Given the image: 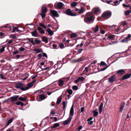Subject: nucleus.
Listing matches in <instances>:
<instances>
[{
    "instance_id": "52",
    "label": "nucleus",
    "mask_w": 131,
    "mask_h": 131,
    "mask_svg": "<svg viewBox=\"0 0 131 131\" xmlns=\"http://www.w3.org/2000/svg\"><path fill=\"white\" fill-rule=\"evenodd\" d=\"M108 38L110 39H112L113 38V35H111L108 36Z\"/></svg>"
},
{
    "instance_id": "7",
    "label": "nucleus",
    "mask_w": 131,
    "mask_h": 131,
    "mask_svg": "<svg viewBox=\"0 0 131 131\" xmlns=\"http://www.w3.org/2000/svg\"><path fill=\"white\" fill-rule=\"evenodd\" d=\"M93 13L96 15L100 14L101 13V10L98 7H96L94 8L93 9Z\"/></svg>"
},
{
    "instance_id": "24",
    "label": "nucleus",
    "mask_w": 131,
    "mask_h": 131,
    "mask_svg": "<svg viewBox=\"0 0 131 131\" xmlns=\"http://www.w3.org/2000/svg\"><path fill=\"white\" fill-rule=\"evenodd\" d=\"M23 85L21 83H17L15 86V87L16 88H20L22 86H23Z\"/></svg>"
},
{
    "instance_id": "48",
    "label": "nucleus",
    "mask_w": 131,
    "mask_h": 131,
    "mask_svg": "<svg viewBox=\"0 0 131 131\" xmlns=\"http://www.w3.org/2000/svg\"><path fill=\"white\" fill-rule=\"evenodd\" d=\"M39 25L40 26L44 29H46V28H47V27L45 26L41 23H39Z\"/></svg>"
},
{
    "instance_id": "46",
    "label": "nucleus",
    "mask_w": 131,
    "mask_h": 131,
    "mask_svg": "<svg viewBox=\"0 0 131 131\" xmlns=\"http://www.w3.org/2000/svg\"><path fill=\"white\" fill-rule=\"evenodd\" d=\"M5 48V47H1L0 49V52L1 53H2L5 50L4 48Z\"/></svg>"
},
{
    "instance_id": "8",
    "label": "nucleus",
    "mask_w": 131,
    "mask_h": 131,
    "mask_svg": "<svg viewBox=\"0 0 131 131\" xmlns=\"http://www.w3.org/2000/svg\"><path fill=\"white\" fill-rule=\"evenodd\" d=\"M50 13L53 16L56 17H58L59 16L57 11L55 10H51Z\"/></svg>"
},
{
    "instance_id": "61",
    "label": "nucleus",
    "mask_w": 131,
    "mask_h": 131,
    "mask_svg": "<svg viewBox=\"0 0 131 131\" xmlns=\"http://www.w3.org/2000/svg\"><path fill=\"white\" fill-rule=\"evenodd\" d=\"M13 42V40L12 39L9 40L8 41L7 44H10L11 43Z\"/></svg>"
},
{
    "instance_id": "14",
    "label": "nucleus",
    "mask_w": 131,
    "mask_h": 131,
    "mask_svg": "<svg viewBox=\"0 0 131 131\" xmlns=\"http://www.w3.org/2000/svg\"><path fill=\"white\" fill-rule=\"evenodd\" d=\"M31 34L32 36L34 37H37L39 36L38 33L36 30L31 32Z\"/></svg>"
},
{
    "instance_id": "1",
    "label": "nucleus",
    "mask_w": 131,
    "mask_h": 131,
    "mask_svg": "<svg viewBox=\"0 0 131 131\" xmlns=\"http://www.w3.org/2000/svg\"><path fill=\"white\" fill-rule=\"evenodd\" d=\"M94 15L91 13H87L84 18V21L86 23L90 24L93 23L95 20Z\"/></svg>"
},
{
    "instance_id": "33",
    "label": "nucleus",
    "mask_w": 131,
    "mask_h": 131,
    "mask_svg": "<svg viewBox=\"0 0 131 131\" xmlns=\"http://www.w3.org/2000/svg\"><path fill=\"white\" fill-rule=\"evenodd\" d=\"M60 125V124L58 123H55L52 126V127L53 128H55L59 126Z\"/></svg>"
},
{
    "instance_id": "10",
    "label": "nucleus",
    "mask_w": 131,
    "mask_h": 131,
    "mask_svg": "<svg viewBox=\"0 0 131 131\" xmlns=\"http://www.w3.org/2000/svg\"><path fill=\"white\" fill-rule=\"evenodd\" d=\"M66 13L67 15L72 16H75L76 15L75 14H73L71 10L70 9H67L66 11Z\"/></svg>"
},
{
    "instance_id": "21",
    "label": "nucleus",
    "mask_w": 131,
    "mask_h": 131,
    "mask_svg": "<svg viewBox=\"0 0 131 131\" xmlns=\"http://www.w3.org/2000/svg\"><path fill=\"white\" fill-rule=\"evenodd\" d=\"M125 102H123L121 104L119 109V111L121 112H122V111L123 109V108L125 105Z\"/></svg>"
},
{
    "instance_id": "55",
    "label": "nucleus",
    "mask_w": 131,
    "mask_h": 131,
    "mask_svg": "<svg viewBox=\"0 0 131 131\" xmlns=\"http://www.w3.org/2000/svg\"><path fill=\"white\" fill-rule=\"evenodd\" d=\"M60 48H64V45L63 44H60Z\"/></svg>"
},
{
    "instance_id": "22",
    "label": "nucleus",
    "mask_w": 131,
    "mask_h": 131,
    "mask_svg": "<svg viewBox=\"0 0 131 131\" xmlns=\"http://www.w3.org/2000/svg\"><path fill=\"white\" fill-rule=\"evenodd\" d=\"M103 103H101L100 105H99V112L100 114H101L102 111V107L103 106Z\"/></svg>"
},
{
    "instance_id": "20",
    "label": "nucleus",
    "mask_w": 131,
    "mask_h": 131,
    "mask_svg": "<svg viewBox=\"0 0 131 131\" xmlns=\"http://www.w3.org/2000/svg\"><path fill=\"white\" fill-rule=\"evenodd\" d=\"M37 29L40 33L42 34H45V32L40 27H37Z\"/></svg>"
},
{
    "instance_id": "16",
    "label": "nucleus",
    "mask_w": 131,
    "mask_h": 131,
    "mask_svg": "<svg viewBox=\"0 0 131 131\" xmlns=\"http://www.w3.org/2000/svg\"><path fill=\"white\" fill-rule=\"evenodd\" d=\"M46 30L48 32L49 35L50 36H52L53 35L54 33L50 29L48 28Z\"/></svg>"
},
{
    "instance_id": "43",
    "label": "nucleus",
    "mask_w": 131,
    "mask_h": 131,
    "mask_svg": "<svg viewBox=\"0 0 131 131\" xmlns=\"http://www.w3.org/2000/svg\"><path fill=\"white\" fill-rule=\"evenodd\" d=\"M62 104L63 106V109H64L67 104V103L66 101H63Z\"/></svg>"
},
{
    "instance_id": "12",
    "label": "nucleus",
    "mask_w": 131,
    "mask_h": 131,
    "mask_svg": "<svg viewBox=\"0 0 131 131\" xmlns=\"http://www.w3.org/2000/svg\"><path fill=\"white\" fill-rule=\"evenodd\" d=\"M127 69H121L118 70L116 74H123L124 73H127Z\"/></svg>"
},
{
    "instance_id": "42",
    "label": "nucleus",
    "mask_w": 131,
    "mask_h": 131,
    "mask_svg": "<svg viewBox=\"0 0 131 131\" xmlns=\"http://www.w3.org/2000/svg\"><path fill=\"white\" fill-rule=\"evenodd\" d=\"M20 89L21 90H22V91H25L27 90L28 89L27 88H26V87L24 86V87H22V86L20 88Z\"/></svg>"
},
{
    "instance_id": "2",
    "label": "nucleus",
    "mask_w": 131,
    "mask_h": 131,
    "mask_svg": "<svg viewBox=\"0 0 131 131\" xmlns=\"http://www.w3.org/2000/svg\"><path fill=\"white\" fill-rule=\"evenodd\" d=\"M74 107L73 104L71 108L70 111L69 117L67 120L63 122V125H67L69 122H70L72 118V116H73L74 115Z\"/></svg>"
},
{
    "instance_id": "17",
    "label": "nucleus",
    "mask_w": 131,
    "mask_h": 131,
    "mask_svg": "<svg viewBox=\"0 0 131 131\" xmlns=\"http://www.w3.org/2000/svg\"><path fill=\"white\" fill-rule=\"evenodd\" d=\"M131 74H126L122 78V80H125L130 77Z\"/></svg>"
},
{
    "instance_id": "34",
    "label": "nucleus",
    "mask_w": 131,
    "mask_h": 131,
    "mask_svg": "<svg viewBox=\"0 0 131 131\" xmlns=\"http://www.w3.org/2000/svg\"><path fill=\"white\" fill-rule=\"evenodd\" d=\"M131 13V10H126L125 12V15L127 16Z\"/></svg>"
},
{
    "instance_id": "39",
    "label": "nucleus",
    "mask_w": 131,
    "mask_h": 131,
    "mask_svg": "<svg viewBox=\"0 0 131 131\" xmlns=\"http://www.w3.org/2000/svg\"><path fill=\"white\" fill-rule=\"evenodd\" d=\"M45 13L42 12L40 14V15L41 16L42 19L44 18L45 16Z\"/></svg>"
},
{
    "instance_id": "64",
    "label": "nucleus",
    "mask_w": 131,
    "mask_h": 131,
    "mask_svg": "<svg viewBox=\"0 0 131 131\" xmlns=\"http://www.w3.org/2000/svg\"><path fill=\"white\" fill-rule=\"evenodd\" d=\"M100 32L102 34H104L105 33V31L103 30H101L100 31Z\"/></svg>"
},
{
    "instance_id": "49",
    "label": "nucleus",
    "mask_w": 131,
    "mask_h": 131,
    "mask_svg": "<svg viewBox=\"0 0 131 131\" xmlns=\"http://www.w3.org/2000/svg\"><path fill=\"white\" fill-rule=\"evenodd\" d=\"M113 2V1L112 0L110 1H107V3L108 4H110L112 5H113V4L112 3H111Z\"/></svg>"
},
{
    "instance_id": "4",
    "label": "nucleus",
    "mask_w": 131,
    "mask_h": 131,
    "mask_svg": "<svg viewBox=\"0 0 131 131\" xmlns=\"http://www.w3.org/2000/svg\"><path fill=\"white\" fill-rule=\"evenodd\" d=\"M112 15V13L110 11H107L104 12L102 14L101 18L107 19L110 18Z\"/></svg>"
},
{
    "instance_id": "31",
    "label": "nucleus",
    "mask_w": 131,
    "mask_h": 131,
    "mask_svg": "<svg viewBox=\"0 0 131 131\" xmlns=\"http://www.w3.org/2000/svg\"><path fill=\"white\" fill-rule=\"evenodd\" d=\"M113 2L114 4H113V5H112L114 6L117 5L119 4V2L118 0H116L114 2L113 1Z\"/></svg>"
},
{
    "instance_id": "32",
    "label": "nucleus",
    "mask_w": 131,
    "mask_h": 131,
    "mask_svg": "<svg viewBox=\"0 0 131 131\" xmlns=\"http://www.w3.org/2000/svg\"><path fill=\"white\" fill-rule=\"evenodd\" d=\"M99 30V27L98 25H96L95 27L94 28V31L95 32H96L98 31Z\"/></svg>"
},
{
    "instance_id": "60",
    "label": "nucleus",
    "mask_w": 131,
    "mask_h": 131,
    "mask_svg": "<svg viewBox=\"0 0 131 131\" xmlns=\"http://www.w3.org/2000/svg\"><path fill=\"white\" fill-rule=\"evenodd\" d=\"M73 61L74 62H79L80 61V60H79V59H74L73 60Z\"/></svg>"
},
{
    "instance_id": "15",
    "label": "nucleus",
    "mask_w": 131,
    "mask_h": 131,
    "mask_svg": "<svg viewBox=\"0 0 131 131\" xmlns=\"http://www.w3.org/2000/svg\"><path fill=\"white\" fill-rule=\"evenodd\" d=\"M73 10H75L76 11H78L79 13L80 14L84 12V8L83 7H82L80 9H79L77 8H75V9H74Z\"/></svg>"
},
{
    "instance_id": "23",
    "label": "nucleus",
    "mask_w": 131,
    "mask_h": 131,
    "mask_svg": "<svg viewBox=\"0 0 131 131\" xmlns=\"http://www.w3.org/2000/svg\"><path fill=\"white\" fill-rule=\"evenodd\" d=\"M93 118V117H91L88 118L87 121L88 122V123L90 125H92L93 123V121H92Z\"/></svg>"
},
{
    "instance_id": "40",
    "label": "nucleus",
    "mask_w": 131,
    "mask_h": 131,
    "mask_svg": "<svg viewBox=\"0 0 131 131\" xmlns=\"http://www.w3.org/2000/svg\"><path fill=\"white\" fill-rule=\"evenodd\" d=\"M77 4V3L75 2H73L71 4V6L72 7H75Z\"/></svg>"
},
{
    "instance_id": "54",
    "label": "nucleus",
    "mask_w": 131,
    "mask_h": 131,
    "mask_svg": "<svg viewBox=\"0 0 131 131\" xmlns=\"http://www.w3.org/2000/svg\"><path fill=\"white\" fill-rule=\"evenodd\" d=\"M6 28H11V26L9 25H7L4 26Z\"/></svg>"
},
{
    "instance_id": "37",
    "label": "nucleus",
    "mask_w": 131,
    "mask_h": 131,
    "mask_svg": "<svg viewBox=\"0 0 131 131\" xmlns=\"http://www.w3.org/2000/svg\"><path fill=\"white\" fill-rule=\"evenodd\" d=\"M93 115L94 116H96L98 115V112L95 111H93Z\"/></svg>"
},
{
    "instance_id": "35",
    "label": "nucleus",
    "mask_w": 131,
    "mask_h": 131,
    "mask_svg": "<svg viewBox=\"0 0 131 131\" xmlns=\"http://www.w3.org/2000/svg\"><path fill=\"white\" fill-rule=\"evenodd\" d=\"M13 119L12 118H11L8 121L6 124V125L7 126H8L9 124H10L13 121Z\"/></svg>"
},
{
    "instance_id": "25",
    "label": "nucleus",
    "mask_w": 131,
    "mask_h": 131,
    "mask_svg": "<svg viewBox=\"0 0 131 131\" xmlns=\"http://www.w3.org/2000/svg\"><path fill=\"white\" fill-rule=\"evenodd\" d=\"M42 41L47 43L48 42V39L46 37H43L42 38Z\"/></svg>"
},
{
    "instance_id": "26",
    "label": "nucleus",
    "mask_w": 131,
    "mask_h": 131,
    "mask_svg": "<svg viewBox=\"0 0 131 131\" xmlns=\"http://www.w3.org/2000/svg\"><path fill=\"white\" fill-rule=\"evenodd\" d=\"M33 51L36 53H39L42 51V50L40 49H35L33 50Z\"/></svg>"
},
{
    "instance_id": "13",
    "label": "nucleus",
    "mask_w": 131,
    "mask_h": 131,
    "mask_svg": "<svg viewBox=\"0 0 131 131\" xmlns=\"http://www.w3.org/2000/svg\"><path fill=\"white\" fill-rule=\"evenodd\" d=\"M85 79L83 77H79L78 79L75 80L76 83H77L79 82H83L84 81Z\"/></svg>"
},
{
    "instance_id": "62",
    "label": "nucleus",
    "mask_w": 131,
    "mask_h": 131,
    "mask_svg": "<svg viewBox=\"0 0 131 131\" xmlns=\"http://www.w3.org/2000/svg\"><path fill=\"white\" fill-rule=\"evenodd\" d=\"M42 55L41 54H39L38 55V59H40L42 57Z\"/></svg>"
},
{
    "instance_id": "9",
    "label": "nucleus",
    "mask_w": 131,
    "mask_h": 131,
    "mask_svg": "<svg viewBox=\"0 0 131 131\" xmlns=\"http://www.w3.org/2000/svg\"><path fill=\"white\" fill-rule=\"evenodd\" d=\"M116 77L115 75L111 76L108 79V82L110 83H112L116 80Z\"/></svg>"
},
{
    "instance_id": "47",
    "label": "nucleus",
    "mask_w": 131,
    "mask_h": 131,
    "mask_svg": "<svg viewBox=\"0 0 131 131\" xmlns=\"http://www.w3.org/2000/svg\"><path fill=\"white\" fill-rule=\"evenodd\" d=\"M68 93L69 95H71L73 93L72 90L71 89L69 90H68Z\"/></svg>"
},
{
    "instance_id": "58",
    "label": "nucleus",
    "mask_w": 131,
    "mask_h": 131,
    "mask_svg": "<svg viewBox=\"0 0 131 131\" xmlns=\"http://www.w3.org/2000/svg\"><path fill=\"white\" fill-rule=\"evenodd\" d=\"M10 37L13 39H16V37L15 35H13L10 36Z\"/></svg>"
},
{
    "instance_id": "45",
    "label": "nucleus",
    "mask_w": 131,
    "mask_h": 131,
    "mask_svg": "<svg viewBox=\"0 0 131 131\" xmlns=\"http://www.w3.org/2000/svg\"><path fill=\"white\" fill-rule=\"evenodd\" d=\"M19 100H21L22 101H24L26 100V99L24 98H23L21 97H19Z\"/></svg>"
},
{
    "instance_id": "5",
    "label": "nucleus",
    "mask_w": 131,
    "mask_h": 131,
    "mask_svg": "<svg viewBox=\"0 0 131 131\" xmlns=\"http://www.w3.org/2000/svg\"><path fill=\"white\" fill-rule=\"evenodd\" d=\"M64 4L61 2L56 3L54 4V6L57 9H62Z\"/></svg>"
},
{
    "instance_id": "50",
    "label": "nucleus",
    "mask_w": 131,
    "mask_h": 131,
    "mask_svg": "<svg viewBox=\"0 0 131 131\" xmlns=\"http://www.w3.org/2000/svg\"><path fill=\"white\" fill-rule=\"evenodd\" d=\"M19 50L20 51H24L25 50V48L23 47H21L19 48Z\"/></svg>"
},
{
    "instance_id": "53",
    "label": "nucleus",
    "mask_w": 131,
    "mask_h": 131,
    "mask_svg": "<svg viewBox=\"0 0 131 131\" xmlns=\"http://www.w3.org/2000/svg\"><path fill=\"white\" fill-rule=\"evenodd\" d=\"M100 65L106 66V63L103 61H101L100 63Z\"/></svg>"
},
{
    "instance_id": "63",
    "label": "nucleus",
    "mask_w": 131,
    "mask_h": 131,
    "mask_svg": "<svg viewBox=\"0 0 131 131\" xmlns=\"http://www.w3.org/2000/svg\"><path fill=\"white\" fill-rule=\"evenodd\" d=\"M0 77L2 79H5L6 78L3 76V74H0Z\"/></svg>"
},
{
    "instance_id": "36",
    "label": "nucleus",
    "mask_w": 131,
    "mask_h": 131,
    "mask_svg": "<svg viewBox=\"0 0 131 131\" xmlns=\"http://www.w3.org/2000/svg\"><path fill=\"white\" fill-rule=\"evenodd\" d=\"M18 28L16 27H13V28L12 31V32H14L16 30L17 31H20V30H18Z\"/></svg>"
},
{
    "instance_id": "30",
    "label": "nucleus",
    "mask_w": 131,
    "mask_h": 131,
    "mask_svg": "<svg viewBox=\"0 0 131 131\" xmlns=\"http://www.w3.org/2000/svg\"><path fill=\"white\" fill-rule=\"evenodd\" d=\"M39 99L42 100H44L46 98V97L44 95H39Z\"/></svg>"
},
{
    "instance_id": "59",
    "label": "nucleus",
    "mask_w": 131,
    "mask_h": 131,
    "mask_svg": "<svg viewBox=\"0 0 131 131\" xmlns=\"http://www.w3.org/2000/svg\"><path fill=\"white\" fill-rule=\"evenodd\" d=\"M58 69H56L55 71H54L51 74H56L58 72V71H57V70Z\"/></svg>"
},
{
    "instance_id": "38",
    "label": "nucleus",
    "mask_w": 131,
    "mask_h": 131,
    "mask_svg": "<svg viewBox=\"0 0 131 131\" xmlns=\"http://www.w3.org/2000/svg\"><path fill=\"white\" fill-rule=\"evenodd\" d=\"M77 34L73 33L72 34H71V38H75L77 37Z\"/></svg>"
},
{
    "instance_id": "11",
    "label": "nucleus",
    "mask_w": 131,
    "mask_h": 131,
    "mask_svg": "<svg viewBox=\"0 0 131 131\" xmlns=\"http://www.w3.org/2000/svg\"><path fill=\"white\" fill-rule=\"evenodd\" d=\"M131 37V35L130 34H129L126 37L125 39H122L120 41V42L123 43H127V42L128 41L130 40L129 39Z\"/></svg>"
},
{
    "instance_id": "19",
    "label": "nucleus",
    "mask_w": 131,
    "mask_h": 131,
    "mask_svg": "<svg viewBox=\"0 0 131 131\" xmlns=\"http://www.w3.org/2000/svg\"><path fill=\"white\" fill-rule=\"evenodd\" d=\"M18 97L19 96L18 95H15L13 97H11V101L14 102L16 101Z\"/></svg>"
},
{
    "instance_id": "44",
    "label": "nucleus",
    "mask_w": 131,
    "mask_h": 131,
    "mask_svg": "<svg viewBox=\"0 0 131 131\" xmlns=\"http://www.w3.org/2000/svg\"><path fill=\"white\" fill-rule=\"evenodd\" d=\"M84 49H78V51L77 52V53L79 54L81 53L82 51L84 50Z\"/></svg>"
},
{
    "instance_id": "41",
    "label": "nucleus",
    "mask_w": 131,
    "mask_h": 131,
    "mask_svg": "<svg viewBox=\"0 0 131 131\" xmlns=\"http://www.w3.org/2000/svg\"><path fill=\"white\" fill-rule=\"evenodd\" d=\"M72 88L73 90H77L78 89V87L77 86L74 85L73 86Z\"/></svg>"
},
{
    "instance_id": "56",
    "label": "nucleus",
    "mask_w": 131,
    "mask_h": 131,
    "mask_svg": "<svg viewBox=\"0 0 131 131\" xmlns=\"http://www.w3.org/2000/svg\"><path fill=\"white\" fill-rule=\"evenodd\" d=\"M123 6L124 7H130V6L129 5H126L125 4H123Z\"/></svg>"
},
{
    "instance_id": "18",
    "label": "nucleus",
    "mask_w": 131,
    "mask_h": 131,
    "mask_svg": "<svg viewBox=\"0 0 131 131\" xmlns=\"http://www.w3.org/2000/svg\"><path fill=\"white\" fill-rule=\"evenodd\" d=\"M42 12L46 13L47 11V9L46 5H42L41 8Z\"/></svg>"
},
{
    "instance_id": "29",
    "label": "nucleus",
    "mask_w": 131,
    "mask_h": 131,
    "mask_svg": "<svg viewBox=\"0 0 131 131\" xmlns=\"http://www.w3.org/2000/svg\"><path fill=\"white\" fill-rule=\"evenodd\" d=\"M33 85L30 82L28 83L27 84V86H26V88L28 89V90L31 88L33 86Z\"/></svg>"
},
{
    "instance_id": "57",
    "label": "nucleus",
    "mask_w": 131,
    "mask_h": 131,
    "mask_svg": "<svg viewBox=\"0 0 131 131\" xmlns=\"http://www.w3.org/2000/svg\"><path fill=\"white\" fill-rule=\"evenodd\" d=\"M18 52L19 51H18L16 50L13 52V54H17Z\"/></svg>"
},
{
    "instance_id": "27",
    "label": "nucleus",
    "mask_w": 131,
    "mask_h": 131,
    "mask_svg": "<svg viewBox=\"0 0 131 131\" xmlns=\"http://www.w3.org/2000/svg\"><path fill=\"white\" fill-rule=\"evenodd\" d=\"M61 97L62 95H61L58 98L56 102L57 104H59L61 103L62 100Z\"/></svg>"
},
{
    "instance_id": "28",
    "label": "nucleus",
    "mask_w": 131,
    "mask_h": 131,
    "mask_svg": "<svg viewBox=\"0 0 131 131\" xmlns=\"http://www.w3.org/2000/svg\"><path fill=\"white\" fill-rule=\"evenodd\" d=\"M59 84L58 85L59 86H62L64 83V81L62 80H59Z\"/></svg>"
},
{
    "instance_id": "3",
    "label": "nucleus",
    "mask_w": 131,
    "mask_h": 131,
    "mask_svg": "<svg viewBox=\"0 0 131 131\" xmlns=\"http://www.w3.org/2000/svg\"><path fill=\"white\" fill-rule=\"evenodd\" d=\"M27 40L33 45H34L36 44H39L41 42V40H38L36 38H28Z\"/></svg>"
},
{
    "instance_id": "51",
    "label": "nucleus",
    "mask_w": 131,
    "mask_h": 131,
    "mask_svg": "<svg viewBox=\"0 0 131 131\" xmlns=\"http://www.w3.org/2000/svg\"><path fill=\"white\" fill-rule=\"evenodd\" d=\"M20 55H17L15 56V58L17 59H18L20 57Z\"/></svg>"
},
{
    "instance_id": "6",
    "label": "nucleus",
    "mask_w": 131,
    "mask_h": 131,
    "mask_svg": "<svg viewBox=\"0 0 131 131\" xmlns=\"http://www.w3.org/2000/svg\"><path fill=\"white\" fill-rule=\"evenodd\" d=\"M86 73L89 74H93V72H91V69L89 67H87L85 68L82 74H85Z\"/></svg>"
}]
</instances>
